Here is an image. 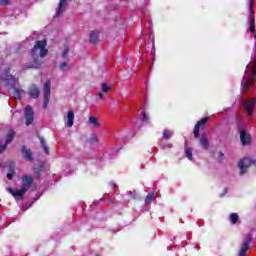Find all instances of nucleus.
<instances>
[{"label": "nucleus", "mask_w": 256, "mask_h": 256, "mask_svg": "<svg viewBox=\"0 0 256 256\" xmlns=\"http://www.w3.org/2000/svg\"><path fill=\"white\" fill-rule=\"evenodd\" d=\"M31 185H33V176L24 174L22 176L21 189L15 190L13 188H7V191L13 195L15 199H23V197H25V193L31 189Z\"/></svg>", "instance_id": "f257e3e1"}, {"label": "nucleus", "mask_w": 256, "mask_h": 256, "mask_svg": "<svg viewBox=\"0 0 256 256\" xmlns=\"http://www.w3.org/2000/svg\"><path fill=\"white\" fill-rule=\"evenodd\" d=\"M256 81V65H248L246 66L245 76L242 81V86L244 89H248L249 87H253Z\"/></svg>", "instance_id": "f03ea898"}, {"label": "nucleus", "mask_w": 256, "mask_h": 256, "mask_svg": "<svg viewBox=\"0 0 256 256\" xmlns=\"http://www.w3.org/2000/svg\"><path fill=\"white\" fill-rule=\"evenodd\" d=\"M38 49H40V57H45V55L49 53V50L47 49V39L36 41L33 49L31 50L32 57H35V55H37Z\"/></svg>", "instance_id": "7ed1b4c3"}, {"label": "nucleus", "mask_w": 256, "mask_h": 256, "mask_svg": "<svg viewBox=\"0 0 256 256\" xmlns=\"http://www.w3.org/2000/svg\"><path fill=\"white\" fill-rule=\"evenodd\" d=\"M251 241H253V236L251 234H247L240 246L238 256H247V251L251 249Z\"/></svg>", "instance_id": "20e7f679"}, {"label": "nucleus", "mask_w": 256, "mask_h": 256, "mask_svg": "<svg viewBox=\"0 0 256 256\" xmlns=\"http://www.w3.org/2000/svg\"><path fill=\"white\" fill-rule=\"evenodd\" d=\"M256 99L250 98L244 102V109L247 112V115L251 117L255 112Z\"/></svg>", "instance_id": "39448f33"}, {"label": "nucleus", "mask_w": 256, "mask_h": 256, "mask_svg": "<svg viewBox=\"0 0 256 256\" xmlns=\"http://www.w3.org/2000/svg\"><path fill=\"white\" fill-rule=\"evenodd\" d=\"M253 161H251V159L249 158H244L242 160L239 161L238 163V167L240 169V174L243 175L245 173H247V169H249V167H251Z\"/></svg>", "instance_id": "423d86ee"}, {"label": "nucleus", "mask_w": 256, "mask_h": 256, "mask_svg": "<svg viewBox=\"0 0 256 256\" xmlns=\"http://www.w3.org/2000/svg\"><path fill=\"white\" fill-rule=\"evenodd\" d=\"M208 121H209V118L205 117L197 122V124L195 125L194 130H193V134L196 139H198V137H199V129L201 127H205V125H207Z\"/></svg>", "instance_id": "0eeeda50"}, {"label": "nucleus", "mask_w": 256, "mask_h": 256, "mask_svg": "<svg viewBox=\"0 0 256 256\" xmlns=\"http://www.w3.org/2000/svg\"><path fill=\"white\" fill-rule=\"evenodd\" d=\"M24 115L26 119V125H31V123H33V108H31V106H26Z\"/></svg>", "instance_id": "6e6552de"}, {"label": "nucleus", "mask_w": 256, "mask_h": 256, "mask_svg": "<svg viewBox=\"0 0 256 256\" xmlns=\"http://www.w3.org/2000/svg\"><path fill=\"white\" fill-rule=\"evenodd\" d=\"M14 137H15V131L10 130L6 136V144L3 146L0 145V153H3V151H5V148L7 147V145H9V143H11V141H13Z\"/></svg>", "instance_id": "1a4fd4ad"}, {"label": "nucleus", "mask_w": 256, "mask_h": 256, "mask_svg": "<svg viewBox=\"0 0 256 256\" xmlns=\"http://www.w3.org/2000/svg\"><path fill=\"white\" fill-rule=\"evenodd\" d=\"M67 0H60L58 4V10L56 12V17H61L62 13H65V10L67 9Z\"/></svg>", "instance_id": "9d476101"}, {"label": "nucleus", "mask_w": 256, "mask_h": 256, "mask_svg": "<svg viewBox=\"0 0 256 256\" xmlns=\"http://www.w3.org/2000/svg\"><path fill=\"white\" fill-rule=\"evenodd\" d=\"M240 140L242 145H249L251 143V135L247 134L245 130L240 131Z\"/></svg>", "instance_id": "9b49d317"}, {"label": "nucleus", "mask_w": 256, "mask_h": 256, "mask_svg": "<svg viewBox=\"0 0 256 256\" xmlns=\"http://www.w3.org/2000/svg\"><path fill=\"white\" fill-rule=\"evenodd\" d=\"M100 39H99V30H94L90 33V43H92V45H97V43H99Z\"/></svg>", "instance_id": "f8f14e48"}, {"label": "nucleus", "mask_w": 256, "mask_h": 256, "mask_svg": "<svg viewBox=\"0 0 256 256\" xmlns=\"http://www.w3.org/2000/svg\"><path fill=\"white\" fill-rule=\"evenodd\" d=\"M74 121H75V113L73 112V110H69L67 114V126L73 127Z\"/></svg>", "instance_id": "ddd939ff"}, {"label": "nucleus", "mask_w": 256, "mask_h": 256, "mask_svg": "<svg viewBox=\"0 0 256 256\" xmlns=\"http://www.w3.org/2000/svg\"><path fill=\"white\" fill-rule=\"evenodd\" d=\"M200 145L203 149H209V140L207 139V134H203L200 138Z\"/></svg>", "instance_id": "4468645a"}, {"label": "nucleus", "mask_w": 256, "mask_h": 256, "mask_svg": "<svg viewBox=\"0 0 256 256\" xmlns=\"http://www.w3.org/2000/svg\"><path fill=\"white\" fill-rule=\"evenodd\" d=\"M44 97H51V81H48L44 84Z\"/></svg>", "instance_id": "2eb2a0df"}, {"label": "nucleus", "mask_w": 256, "mask_h": 256, "mask_svg": "<svg viewBox=\"0 0 256 256\" xmlns=\"http://www.w3.org/2000/svg\"><path fill=\"white\" fill-rule=\"evenodd\" d=\"M29 95L33 99H37V97H39V88H37L36 86H31L29 89Z\"/></svg>", "instance_id": "dca6fc26"}, {"label": "nucleus", "mask_w": 256, "mask_h": 256, "mask_svg": "<svg viewBox=\"0 0 256 256\" xmlns=\"http://www.w3.org/2000/svg\"><path fill=\"white\" fill-rule=\"evenodd\" d=\"M88 123H90L92 127H101V124L99 123V118H97V116H90L88 119Z\"/></svg>", "instance_id": "f3484780"}, {"label": "nucleus", "mask_w": 256, "mask_h": 256, "mask_svg": "<svg viewBox=\"0 0 256 256\" xmlns=\"http://www.w3.org/2000/svg\"><path fill=\"white\" fill-rule=\"evenodd\" d=\"M249 29H248V33H255V18L254 16L249 18Z\"/></svg>", "instance_id": "a211bd4d"}, {"label": "nucleus", "mask_w": 256, "mask_h": 256, "mask_svg": "<svg viewBox=\"0 0 256 256\" xmlns=\"http://www.w3.org/2000/svg\"><path fill=\"white\" fill-rule=\"evenodd\" d=\"M250 1V6H249V18L254 17L255 18V10L253 9V7L255 6V0H249Z\"/></svg>", "instance_id": "6ab92c4d"}, {"label": "nucleus", "mask_w": 256, "mask_h": 256, "mask_svg": "<svg viewBox=\"0 0 256 256\" xmlns=\"http://www.w3.org/2000/svg\"><path fill=\"white\" fill-rule=\"evenodd\" d=\"M22 153L24 157L27 159V161H32V156H31V150H27V148L22 149Z\"/></svg>", "instance_id": "aec40b11"}, {"label": "nucleus", "mask_w": 256, "mask_h": 256, "mask_svg": "<svg viewBox=\"0 0 256 256\" xmlns=\"http://www.w3.org/2000/svg\"><path fill=\"white\" fill-rule=\"evenodd\" d=\"M172 137H173V132L171 130L165 129L163 131V139H166V141H167V140L171 139Z\"/></svg>", "instance_id": "412c9836"}, {"label": "nucleus", "mask_w": 256, "mask_h": 256, "mask_svg": "<svg viewBox=\"0 0 256 256\" xmlns=\"http://www.w3.org/2000/svg\"><path fill=\"white\" fill-rule=\"evenodd\" d=\"M230 221L233 223V225L237 224V221H239V215L237 213H231Z\"/></svg>", "instance_id": "4be33fe9"}, {"label": "nucleus", "mask_w": 256, "mask_h": 256, "mask_svg": "<svg viewBox=\"0 0 256 256\" xmlns=\"http://www.w3.org/2000/svg\"><path fill=\"white\" fill-rule=\"evenodd\" d=\"M101 89L103 93H109V91H111V86L107 83H102Z\"/></svg>", "instance_id": "5701e85b"}, {"label": "nucleus", "mask_w": 256, "mask_h": 256, "mask_svg": "<svg viewBox=\"0 0 256 256\" xmlns=\"http://www.w3.org/2000/svg\"><path fill=\"white\" fill-rule=\"evenodd\" d=\"M21 93H23V90L21 89H16L14 91V99H21Z\"/></svg>", "instance_id": "b1692460"}, {"label": "nucleus", "mask_w": 256, "mask_h": 256, "mask_svg": "<svg viewBox=\"0 0 256 256\" xmlns=\"http://www.w3.org/2000/svg\"><path fill=\"white\" fill-rule=\"evenodd\" d=\"M186 157L190 159V161L193 159V153L191 152L190 148L186 149Z\"/></svg>", "instance_id": "393cba45"}, {"label": "nucleus", "mask_w": 256, "mask_h": 256, "mask_svg": "<svg viewBox=\"0 0 256 256\" xmlns=\"http://www.w3.org/2000/svg\"><path fill=\"white\" fill-rule=\"evenodd\" d=\"M41 145H42V147H44V151H45L46 155H49V148H47V146H45V140L41 139Z\"/></svg>", "instance_id": "a878e982"}, {"label": "nucleus", "mask_w": 256, "mask_h": 256, "mask_svg": "<svg viewBox=\"0 0 256 256\" xmlns=\"http://www.w3.org/2000/svg\"><path fill=\"white\" fill-rule=\"evenodd\" d=\"M153 201V194H148L145 199V203L149 204Z\"/></svg>", "instance_id": "bb28decb"}, {"label": "nucleus", "mask_w": 256, "mask_h": 256, "mask_svg": "<svg viewBox=\"0 0 256 256\" xmlns=\"http://www.w3.org/2000/svg\"><path fill=\"white\" fill-rule=\"evenodd\" d=\"M67 55H69V47H65L63 52H62V57H67Z\"/></svg>", "instance_id": "cd10ccee"}, {"label": "nucleus", "mask_w": 256, "mask_h": 256, "mask_svg": "<svg viewBox=\"0 0 256 256\" xmlns=\"http://www.w3.org/2000/svg\"><path fill=\"white\" fill-rule=\"evenodd\" d=\"M47 105H49V97H44L43 108L47 109Z\"/></svg>", "instance_id": "c85d7f7f"}, {"label": "nucleus", "mask_w": 256, "mask_h": 256, "mask_svg": "<svg viewBox=\"0 0 256 256\" xmlns=\"http://www.w3.org/2000/svg\"><path fill=\"white\" fill-rule=\"evenodd\" d=\"M9 3H11L10 0H0V4L3 5L4 7H7V5H9Z\"/></svg>", "instance_id": "c756f323"}, {"label": "nucleus", "mask_w": 256, "mask_h": 256, "mask_svg": "<svg viewBox=\"0 0 256 256\" xmlns=\"http://www.w3.org/2000/svg\"><path fill=\"white\" fill-rule=\"evenodd\" d=\"M13 175H15V171H12V173H8L7 179H13Z\"/></svg>", "instance_id": "7c9ffc66"}, {"label": "nucleus", "mask_w": 256, "mask_h": 256, "mask_svg": "<svg viewBox=\"0 0 256 256\" xmlns=\"http://www.w3.org/2000/svg\"><path fill=\"white\" fill-rule=\"evenodd\" d=\"M143 119H144V121H147V119H149V118L147 117V114L143 113Z\"/></svg>", "instance_id": "2f4dec72"}, {"label": "nucleus", "mask_w": 256, "mask_h": 256, "mask_svg": "<svg viewBox=\"0 0 256 256\" xmlns=\"http://www.w3.org/2000/svg\"><path fill=\"white\" fill-rule=\"evenodd\" d=\"M98 97H99V99H103V93L99 92Z\"/></svg>", "instance_id": "473e14b6"}, {"label": "nucleus", "mask_w": 256, "mask_h": 256, "mask_svg": "<svg viewBox=\"0 0 256 256\" xmlns=\"http://www.w3.org/2000/svg\"><path fill=\"white\" fill-rule=\"evenodd\" d=\"M9 77H11V76H9ZM9 77L2 76V79L6 80V81H9V79H10Z\"/></svg>", "instance_id": "72a5a7b5"}, {"label": "nucleus", "mask_w": 256, "mask_h": 256, "mask_svg": "<svg viewBox=\"0 0 256 256\" xmlns=\"http://www.w3.org/2000/svg\"><path fill=\"white\" fill-rule=\"evenodd\" d=\"M167 147H168V149H171V147H173V144L169 143V144L167 145Z\"/></svg>", "instance_id": "f704fd0d"}, {"label": "nucleus", "mask_w": 256, "mask_h": 256, "mask_svg": "<svg viewBox=\"0 0 256 256\" xmlns=\"http://www.w3.org/2000/svg\"><path fill=\"white\" fill-rule=\"evenodd\" d=\"M254 35V38L256 39V30H255V33H252Z\"/></svg>", "instance_id": "c9c22d12"}, {"label": "nucleus", "mask_w": 256, "mask_h": 256, "mask_svg": "<svg viewBox=\"0 0 256 256\" xmlns=\"http://www.w3.org/2000/svg\"><path fill=\"white\" fill-rule=\"evenodd\" d=\"M61 65H67V62H63Z\"/></svg>", "instance_id": "e433bc0d"}]
</instances>
